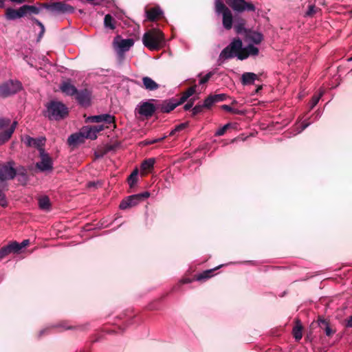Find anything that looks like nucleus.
<instances>
[{
  "label": "nucleus",
  "instance_id": "f257e3e1",
  "mask_svg": "<svg viewBox=\"0 0 352 352\" xmlns=\"http://www.w3.org/2000/svg\"><path fill=\"white\" fill-rule=\"evenodd\" d=\"M258 53L256 47L250 44L246 47H242V42L240 39L234 40L220 54V58L223 59L237 57L240 60L247 58L249 56H255Z\"/></svg>",
  "mask_w": 352,
  "mask_h": 352
},
{
  "label": "nucleus",
  "instance_id": "f03ea898",
  "mask_svg": "<svg viewBox=\"0 0 352 352\" xmlns=\"http://www.w3.org/2000/svg\"><path fill=\"white\" fill-rule=\"evenodd\" d=\"M164 35L159 29H151L144 33L142 37L144 45L148 50H159L164 47Z\"/></svg>",
  "mask_w": 352,
  "mask_h": 352
},
{
  "label": "nucleus",
  "instance_id": "7ed1b4c3",
  "mask_svg": "<svg viewBox=\"0 0 352 352\" xmlns=\"http://www.w3.org/2000/svg\"><path fill=\"white\" fill-rule=\"evenodd\" d=\"M16 125V121L11 123L8 118H0V145L9 140Z\"/></svg>",
  "mask_w": 352,
  "mask_h": 352
},
{
  "label": "nucleus",
  "instance_id": "20e7f679",
  "mask_svg": "<svg viewBox=\"0 0 352 352\" xmlns=\"http://www.w3.org/2000/svg\"><path fill=\"white\" fill-rule=\"evenodd\" d=\"M47 108L48 116L50 119H63L68 114L67 108L60 102H51Z\"/></svg>",
  "mask_w": 352,
  "mask_h": 352
},
{
  "label": "nucleus",
  "instance_id": "39448f33",
  "mask_svg": "<svg viewBox=\"0 0 352 352\" xmlns=\"http://www.w3.org/2000/svg\"><path fill=\"white\" fill-rule=\"evenodd\" d=\"M215 11L217 14H222L223 27L230 30L232 27V14L221 0L215 1Z\"/></svg>",
  "mask_w": 352,
  "mask_h": 352
},
{
  "label": "nucleus",
  "instance_id": "423d86ee",
  "mask_svg": "<svg viewBox=\"0 0 352 352\" xmlns=\"http://www.w3.org/2000/svg\"><path fill=\"white\" fill-rule=\"evenodd\" d=\"M16 175V170L12 162L0 164V188H6V182Z\"/></svg>",
  "mask_w": 352,
  "mask_h": 352
},
{
  "label": "nucleus",
  "instance_id": "0eeeda50",
  "mask_svg": "<svg viewBox=\"0 0 352 352\" xmlns=\"http://www.w3.org/2000/svg\"><path fill=\"white\" fill-rule=\"evenodd\" d=\"M149 196L150 193L148 192L131 195L126 198L125 199L122 200V201L120 204V208L122 210H124L128 208L133 207L138 205L144 199L148 198Z\"/></svg>",
  "mask_w": 352,
  "mask_h": 352
},
{
  "label": "nucleus",
  "instance_id": "6e6552de",
  "mask_svg": "<svg viewBox=\"0 0 352 352\" xmlns=\"http://www.w3.org/2000/svg\"><path fill=\"white\" fill-rule=\"evenodd\" d=\"M21 88V85L19 81H8L0 85V96L8 97L16 93Z\"/></svg>",
  "mask_w": 352,
  "mask_h": 352
},
{
  "label": "nucleus",
  "instance_id": "1a4fd4ad",
  "mask_svg": "<svg viewBox=\"0 0 352 352\" xmlns=\"http://www.w3.org/2000/svg\"><path fill=\"white\" fill-rule=\"evenodd\" d=\"M226 3L237 12L254 11L255 10L253 4L246 2L245 0H226Z\"/></svg>",
  "mask_w": 352,
  "mask_h": 352
},
{
  "label": "nucleus",
  "instance_id": "9d476101",
  "mask_svg": "<svg viewBox=\"0 0 352 352\" xmlns=\"http://www.w3.org/2000/svg\"><path fill=\"white\" fill-rule=\"evenodd\" d=\"M133 44L134 41L131 38L122 39L117 37L113 41L114 47L120 54L128 51Z\"/></svg>",
  "mask_w": 352,
  "mask_h": 352
},
{
  "label": "nucleus",
  "instance_id": "9b49d317",
  "mask_svg": "<svg viewBox=\"0 0 352 352\" xmlns=\"http://www.w3.org/2000/svg\"><path fill=\"white\" fill-rule=\"evenodd\" d=\"M40 157L41 161L36 163V167L41 171L51 170L53 168L52 160L43 148L40 149Z\"/></svg>",
  "mask_w": 352,
  "mask_h": 352
},
{
  "label": "nucleus",
  "instance_id": "f8f14e48",
  "mask_svg": "<svg viewBox=\"0 0 352 352\" xmlns=\"http://www.w3.org/2000/svg\"><path fill=\"white\" fill-rule=\"evenodd\" d=\"M141 116L151 117L155 111V106L148 102L140 103L135 110Z\"/></svg>",
  "mask_w": 352,
  "mask_h": 352
},
{
  "label": "nucleus",
  "instance_id": "ddd939ff",
  "mask_svg": "<svg viewBox=\"0 0 352 352\" xmlns=\"http://www.w3.org/2000/svg\"><path fill=\"white\" fill-rule=\"evenodd\" d=\"M88 122L96 123H104L106 124H112L115 127L114 117L109 114H102L99 116H90L87 120Z\"/></svg>",
  "mask_w": 352,
  "mask_h": 352
},
{
  "label": "nucleus",
  "instance_id": "4468645a",
  "mask_svg": "<svg viewBox=\"0 0 352 352\" xmlns=\"http://www.w3.org/2000/svg\"><path fill=\"white\" fill-rule=\"evenodd\" d=\"M49 8L53 12L61 13L72 12L74 11V8L71 6L63 2L53 3L49 6Z\"/></svg>",
  "mask_w": 352,
  "mask_h": 352
},
{
  "label": "nucleus",
  "instance_id": "2eb2a0df",
  "mask_svg": "<svg viewBox=\"0 0 352 352\" xmlns=\"http://www.w3.org/2000/svg\"><path fill=\"white\" fill-rule=\"evenodd\" d=\"M18 243L12 241L0 249V260L11 253H17Z\"/></svg>",
  "mask_w": 352,
  "mask_h": 352
},
{
  "label": "nucleus",
  "instance_id": "dca6fc26",
  "mask_svg": "<svg viewBox=\"0 0 352 352\" xmlns=\"http://www.w3.org/2000/svg\"><path fill=\"white\" fill-rule=\"evenodd\" d=\"M263 41V35L257 32L248 30L245 34V41L247 43H253L259 44Z\"/></svg>",
  "mask_w": 352,
  "mask_h": 352
},
{
  "label": "nucleus",
  "instance_id": "f3484780",
  "mask_svg": "<svg viewBox=\"0 0 352 352\" xmlns=\"http://www.w3.org/2000/svg\"><path fill=\"white\" fill-rule=\"evenodd\" d=\"M25 15L23 6L21 7L18 10L8 8L6 12V18L9 20H14L16 19L23 17Z\"/></svg>",
  "mask_w": 352,
  "mask_h": 352
},
{
  "label": "nucleus",
  "instance_id": "a211bd4d",
  "mask_svg": "<svg viewBox=\"0 0 352 352\" xmlns=\"http://www.w3.org/2000/svg\"><path fill=\"white\" fill-rule=\"evenodd\" d=\"M76 98L82 105H88L91 99L90 92L87 89L82 90L77 93Z\"/></svg>",
  "mask_w": 352,
  "mask_h": 352
},
{
  "label": "nucleus",
  "instance_id": "6ab92c4d",
  "mask_svg": "<svg viewBox=\"0 0 352 352\" xmlns=\"http://www.w3.org/2000/svg\"><path fill=\"white\" fill-rule=\"evenodd\" d=\"M155 160L154 158H148L145 160L141 164V175H146L150 173L153 168Z\"/></svg>",
  "mask_w": 352,
  "mask_h": 352
},
{
  "label": "nucleus",
  "instance_id": "aec40b11",
  "mask_svg": "<svg viewBox=\"0 0 352 352\" xmlns=\"http://www.w3.org/2000/svg\"><path fill=\"white\" fill-rule=\"evenodd\" d=\"M85 140V137L82 130L81 129L79 133L71 135L67 141L69 145H76L84 142Z\"/></svg>",
  "mask_w": 352,
  "mask_h": 352
},
{
  "label": "nucleus",
  "instance_id": "412c9836",
  "mask_svg": "<svg viewBox=\"0 0 352 352\" xmlns=\"http://www.w3.org/2000/svg\"><path fill=\"white\" fill-rule=\"evenodd\" d=\"M60 88L63 93L68 96H76L78 93L76 88L69 82H63Z\"/></svg>",
  "mask_w": 352,
  "mask_h": 352
},
{
  "label": "nucleus",
  "instance_id": "4be33fe9",
  "mask_svg": "<svg viewBox=\"0 0 352 352\" xmlns=\"http://www.w3.org/2000/svg\"><path fill=\"white\" fill-rule=\"evenodd\" d=\"M258 79V76L254 73L245 72L241 76V83L243 85H252L256 80Z\"/></svg>",
  "mask_w": 352,
  "mask_h": 352
},
{
  "label": "nucleus",
  "instance_id": "5701e85b",
  "mask_svg": "<svg viewBox=\"0 0 352 352\" xmlns=\"http://www.w3.org/2000/svg\"><path fill=\"white\" fill-rule=\"evenodd\" d=\"M39 208L48 212L51 210V202L48 197L41 196L38 199Z\"/></svg>",
  "mask_w": 352,
  "mask_h": 352
},
{
  "label": "nucleus",
  "instance_id": "b1692460",
  "mask_svg": "<svg viewBox=\"0 0 352 352\" xmlns=\"http://www.w3.org/2000/svg\"><path fill=\"white\" fill-rule=\"evenodd\" d=\"M82 130L84 133L85 139H96L98 133L96 131V129H94V126H85Z\"/></svg>",
  "mask_w": 352,
  "mask_h": 352
},
{
  "label": "nucleus",
  "instance_id": "393cba45",
  "mask_svg": "<svg viewBox=\"0 0 352 352\" xmlns=\"http://www.w3.org/2000/svg\"><path fill=\"white\" fill-rule=\"evenodd\" d=\"M319 326L321 329H324L325 334L327 336H331L335 332V330L331 329L328 322L322 318L318 319Z\"/></svg>",
  "mask_w": 352,
  "mask_h": 352
},
{
  "label": "nucleus",
  "instance_id": "a878e982",
  "mask_svg": "<svg viewBox=\"0 0 352 352\" xmlns=\"http://www.w3.org/2000/svg\"><path fill=\"white\" fill-rule=\"evenodd\" d=\"M162 14L159 8H152L146 11V16L148 20L154 21Z\"/></svg>",
  "mask_w": 352,
  "mask_h": 352
},
{
  "label": "nucleus",
  "instance_id": "bb28decb",
  "mask_svg": "<svg viewBox=\"0 0 352 352\" xmlns=\"http://www.w3.org/2000/svg\"><path fill=\"white\" fill-rule=\"evenodd\" d=\"M142 82L144 87L146 89L152 91L158 88V85L149 77H144L142 78Z\"/></svg>",
  "mask_w": 352,
  "mask_h": 352
},
{
  "label": "nucleus",
  "instance_id": "cd10ccee",
  "mask_svg": "<svg viewBox=\"0 0 352 352\" xmlns=\"http://www.w3.org/2000/svg\"><path fill=\"white\" fill-rule=\"evenodd\" d=\"M302 326L299 320L296 322V324L293 328V335L296 340H300L302 337Z\"/></svg>",
  "mask_w": 352,
  "mask_h": 352
},
{
  "label": "nucleus",
  "instance_id": "c85d7f7f",
  "mask_svg": "<svg viewBox=\"0 0 352 352\" xmlns=\"http://www.w3.org/2000/svg\"><path fill=\"white\" fill-rule=\"evenodd\" d=\"M115 23L116 21L114 19L110 14H107L105 16L104 24L106 28H108L111 30H114L116 28Z\"/></svg>",
  "mask_w": 352,
  "mask_h": 352
},
{
  "label": "nucleus",
  "instance_id": "c756f323",
  "mask_svg": "<svg viewBox=\"0 0 352 352\" xmlns=\"http://www.w3.org/2000/svg\"><path fill=\"white\" fill-rule=\"evenodd\" d=\"M178 104L172 103L170 102H164L161 105V111L164 113H169L170 111H173Z\"/></svg>",
  "mask_w": 352,
  "mask_h": 352
},
{
  "label": "nucleus",
  "instance_id": "7c9ffc66",
  "mask_svg": "<svg viewBox=\"0 0 352 352\" xmlns=\"http://www.w3.org/2000/svg\"><path fill=\"white\" fill-rule=\"evenodd\" d=\"M245 21L243 19H240L237 21L236 25H234V29L237 34H246V32L248 30H245Z\"/></svg>",
  "mask_w": 352,
  "mask_h": 352
},
{
  "label": "nucleus",
  "instance_id": "2f4dec72",
  "mask_svg": "<svg viewBox=\"0 0 352 352\" xmlns=\"http://www.w3.org/2000/svg\"><path fill=\"white\" fill-rule=\"evenodd\" d=\"M138 170L135 169L128 178V182L131 187H133L138 180Z\"/></svg>",
  "mask_w": 352,
  "mask_h": 352
},
{
  "label": "nucleus",
  "instance_id": "473e14b6",
  "mask_svg": "<svg viewBox=\"0 0 352 352\" xmlns=\"http://www.w3.org/2000/svg\"><path fill=\"white\" fill-rule=\"evenodd\" d=\"M195 92V87H191L186 91H185L182 96L181 97V101L179 103L184 102L186 100H187L190 96H192Z\"/></svg>",
  "mask_w": 352,
  "mask_h": 352
},
{
  "label": "nucleus",
  "instance_id": "72a5a7b5",
  "mask_svg": "<svg viewBox=\"0 0 352 352\" xmlns=\"http://www.w3.org/2000/svg\"><path fill=\"white\" fill-rule=\"evenodd\" d=\"M324 91L320 89V92L317 95H314L310 102V109H313L318 102L320 97L323 95Z\"/></svg>",
  "mask_w": 352,
  "mask_h": 352
},
{
  "label": "nucleus",
  "instance_id": "f704fd0d",
  "mask_svg": "<svg viewBox=\"0 0 352 352\" xmlns=\"http://www.w3.org/2000/svg\"><path fill=\"white\" fill-rule=\"evenodd\" d=\"M187 126H188L187 122L182 123V124L176 126L175 128L170 131L169 135H174L177 132H179V131L184 130V129H186L187 127Z\"/></svg>",
  "mask_w": 352,
  "mask_h": 352
},
{
  "label": "nucleus",
  "instance_id": "c9c22d12",
  "mask_svg": "<svg viewBox=\"0 0 352 352\" xmlns=\"http://www.w3.org/2000/svg\"><path fill=\"white\" fill-rule=\"evenodd\" d=\"M23 9H24L25 15L30 12L37 14V13H38V11H39L38 8H37L36 7L33 6L25 5V6H23Z\"/></svg>",
  "mask_w": 352,
  "mask_h": 352
},
{
  "label": "nucleus",
  "instance_id": "e433bc0d",
  "mask_svg": "<svg viewBox=\"0 0 352 352\" xmlns=\"http://www.w3.org/2000/svg\"><path fill=\"white\" fill-rule=\"evenodd\" d=\"M221 108L223 110H225V111H228V112H231V113H234V114H240V113H241V111H239L238 109H234L232 107H230L229 105H227V104L222 105L221 107Z\"/></svg>",
  "mask_w": 352,
  "mask_h": 352
},
{
  "label": "nucleus",
  "instance_id": "4c0bfd02",
  "mask_svg": "<svg viewBox=\"0 0 352 352\" xmlns=\"http://www.w3.org/2000/svg\"><path fill=\"white\" fill-rule=\"evenodd\" d=\"M214 102H216L215 100H214V98L213 96H208L205 100H204V107L206 108H209L210 107L212 104H214Z\"/></svg>",
  "mask_w": 352,
  "mask_h": 352
},
{
  "label": "nucleus",
  "instance_id": "58836bf2",
  "mask_svg": "<svg viewBox=\"0 0 352 352\" xmlns=\"http://www.w3.org/2000/svg\"><path fill=\"white\" fill-rule=\"evenodd\" d=\"M165 138H166V136H163L162 138H155V139H152V140H144L143 142V144H144V145H150V144H155V143H157V142H160L163 140H164Z\"/></svg>",
  "mask_w": 352,
  "mask_h": 352
},
{
  "label": "nucleus",
  "instance_id": "ea45409f",
  "mask_svg": "<svg viewBox=\"0 0 352 352\" xmlns=\"http://www.w3.org/2000/svg\"><path fill=\"white\" fill-rule=\"evenodd\" d=\"M6 188H0V206L3 207H6L7 206V200L4 193L3 192V190Z\"/></svg>",
  "mask_w": 352,
  "mask_h": 352
},
{
  "label": "nucleus",
  "instance_id": "a19ab883",
  "mask_svg": "<svg viewBox=\"0 0 352 352\" xmlns=\"http://www.w3.org/2000/svg\"><path fill=\"white\" fill-rule=\"evenodd\" d=\"M230 127V124H227L226 125H224L223 127H221V129H218L216 133H215V135L217 136H221V135H223L226 130Z\"/></svg>",
  "mask_w": 352,
  "mask_h": 352
},
{
  "label": "nucleus",
  "instance_id": "79ce46f5",
  "mask_svg": "<svg viewBox=\"0 0 352 352\" xmlns=\"http://www.w3.org/2000/svg\"><path fill=\"white\" fill-rule=\"evenodd\" d=\"M111 126H113L112 124H106L104 123H102V124H100L98 126H96L94 127V129H96L97 133H99V132L103 131L104 129L111 128Z\"/></svg>",
  "mask_w": 352,
  "mask_h": 352
},
{
  "label": "nucleus",
  "instance_id": "37998d69",
  "mask_svg": "<svg viewBox=\"0 0 352 352\" xmlns=\"http://www.w3.org/2000/svg\"><path fill=\"white\" fill-rule=\"evenodd\" d=\"M36 142L34 144L33 146L37 147L39 150L42 148V146L44 145L45 139L39 138L35 139Z\"/></svg>",
  "mask_w": 352,
  "mask_h": 352
},
{
  "label": "nucleus",
  "instance_id": "c03bdc74",
  "mask_svg": "<svg viewBox=\"0 0 352 352\" xmlns=\"http://www.w3.org/2000/svg\"><path fill=\"white\" fill-rule=\"evenodd\" d=\"M30 243L29 240H23L21 243H18L17 252H19L22 248L26 247Z\"/></svg>",
  "mask_w": 352,
  "mask_h": 352
},
{
  "label": "nucleus",
  "instance_id": "a18cd8bd",
  "mask_svg": "<svg viewBox=\"0 0 352 352\" xmlns=\"http://www.w3.org/2000/svg\"><path fill=\"white\" fill-rule=\"evenodd\" d=\"M316 13V7L314 5H311L309 6L308 10L306 12L307 16H312Z\"/></svg>",
  "mask_w": 352,
  "mask_h": 352
},
{
  "label": "nucleus",
  "instance_id": "49530a36",
  "mask_svg": "<svg viewBox=\"0 0 352 352\" xmlns=\"http://www.w3.org/2000/svg\"><path fill=\"white\" fill-rule=\"evenodd\" d=\"M24 142L28 146H34V144L36 142L35 139L30 137H26Z\"/></svg>",
  "mask_w": 352,
  "mask_h": 352
},
{
  "label": "nucleus",
  "instance_id": "de8ad7c7",
  "mask_svg": "<svg viewBox=\"0 0 352 352\" xmlns=\"http://www.w3.org/2000/svg\"><path fill=\"white\" fill-rule=\"evenodd\" d=\"M204 107V105H196L193 109H192V113L194 115H196L199 113H200L201 111H202V109Z\"/></svg>",
  "mask_w": 352,
  "mask_h": 352
},
{
  "label": "nucleus",
  "instance_id": "09e8293b",
  "mask_svg": "<svg viewBox=\"0 0 352 352\" xmlns=\"http://www.w3.org/2000/svg\"><path fill=\"white\" fill-rule=\"evenodd\" d=\"M211 76V74H208L206 75H205L204 77H202L201 79H200V81H199V83L200 84H204L206 83V82H208V80L210 79Z\"/></svg>",
  "mask_w": 352,
  "mask_h": 352
},
{
  "label": "nucleus",
  "instance_id": "8fccbe9b",
  "mask_svg": "<svg viewBox=\"0 0 352 352\" xmlns=\"http://www.w3.org/2000/svg\"><path fill=\"white\" fill-rule=\"evenodd\" d=\"M216 102L222 101L225 99L224 94H217L213 96Z\"/></svg>",
  "mask_w": 352,
  "mask_h": 352
},
{
  "label": "nucleus",
  "instance_id": "3c124183",
  "mask_svg": "<svg viewBox=\"0 0 352 352\" xmlns=\"http://www.w3.org/2000/svg\"><path fill=\"white\" fill-rule=\"evenodd\" d=\"M212 272V270H208V271H206L204 272L199 277V279H201V278H208L210 276V274Z\"/></svg>",
  "mask_w": 352,
  "mask_h": 352
},
{
  "label": "nucleus",
  "instance_id": "603ef678",
  "mask_svg": "<svg viewBox=\"0 0 352 352\" xmlns=\"http://www.w3.org/2000/svg\"><path fill=\"white\" fill-rule=\"evenodd\" d=\"M193 103H194V100H190L188 103H186L185 105H184V109L185 110H188L190 109L192 105H193Z\"/></svg>",
  "mask_w": 352,
  "mask_h": 352
},
{
  "label": "nucleus",
  "instance_id": "864d4df0",
  "mask_svg": "<svg viewBox=\"0 0 352 352\" xmlns=\"http://www.w3.org/2000/svg\"><path fill=\"white\" fill-rule=\"evenodd\" d=\"M36 23L41 27V34L44 32V25L38 21H36Z\"/></svg>",
  "mask_w": 352,
  "mask_h": 352
},
{
  "label": "nucleus",
  "instance_id": "5fc2aeb1",
  "mask_svg": "<svg viewBox=\"0 0 352 352\" xmlns=\"http://www.w3.org/2000/svg\"><path fill=\"white\" fill-rule=\"evenodd\" d=\"M347 326L352 327V316L349 318V319L347 321Z\"/></svg>",
  "mask_w": 352,
  "mask_h": 352
},
{
  "label": "nucleus",
  "instance_id": "6e6d98bb",
  "mask_svg": "<svg viewBox=\"0 0 352 352\" xmlns=\"http://www.w3.org/2000/svg\"><path fill=\"white\" fill-rule=\"evenodd\" d=\"M12 2L17 3H22L25 0H10Z\"/></svg>",
  "mask_w": 352,
  "mask_h": 352
},
{
  "label": "nucleus",
  "instance_id": "4d7b16f0",
  "mask_svg": "<svg viewBox=\"0 0 352 352\" xmlns=\"http://www.w3.org/2000/svg\"><path fill=\"white\" fill-rule=\"evenodd\" d=\"M307 126H308V124H304V125L302 126L301 129H300V131H298V133H300V131H302L303 129H305Z\"/></svg>",
  "mask_w": 352,
  "mask_h": 352
},
{
  "label": "nucleus",
  "instance_id": "13d9d810",
  "mask_svg": "<svg viewBox=\"0 0 352 352\" xmlns=\"http://www.w3.org/2000/svg\"><path fill=\"white\" fill-rule=\"evenodd\" d=\"M4 5V0H0V8L3 7Z\"/></svg>",
  "mask_w": 352,
  "mask_h": 352
},
{
  "label": "nucleus",
  "instance_id": "bf43d9fd",
  "mask_svg": "<svg viewBox=\"0 0 352 352\" xmlns=\"http://www.w3.org/2000/svg\"><path fill=\"white\" fill-rule=\"evenodd\" d=\"M232 104H236V100H234L232 103Z\"/></svg>",
  "mask_w": 352,
  "mask_h": 352
},
{
  "label": "nucleus",
  "instance_id": "052dcab7",
  "mask_svg": "<svg viewBox=\"0 0 352 352\" xmlns=\"http://www.w3.org/2000/svg\"><path fill=\"white\" fill-rule=\"evenodd\" d=\"M261 89V87H258V88L257 89L256 91H258V90H259V89Z\"/></svg>",
  "mask_w": 352,
  "mask_h": 352
}]
</instances>
